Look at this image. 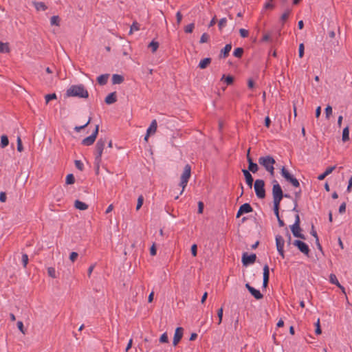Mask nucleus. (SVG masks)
Listing matches in <instances>:
<instances>
[{"label": "nucleus", "instance_id": "nucleus-24", "mask_svg": "<svg viewBox=\"0 0 352 352\" xmlns=\"http://www.w3.org/2000/svg\"><path fill=\"white\" fill-rule=\"evenodd\" d=\"M124 80V77L120 74H113L112 76V83L113 85L121 84Z\"/></svg>", "mask_w": 352, "mask_h": 352}, {"label": "nucleus", "instance_id": "nucleus-50", "mask_svg": "<svg viewBox=\"0 0 352 352\" xmlns=\"http://www.w3.org/2000/svg\"><path fill=\"white\" fill-rule=\"evenodd\" d=\"M304 50H305L304 44L300 43L299 45V48H298V56L300 58H302L304 56Z\"/></svg>", "mask_w": 352, "mask_h": 352}, {"label": "nucleus", "instance_id": "nucleus-41", "mask_svg": "<svg viewBox=\"0 0 352 352\" xmlns=\"http://www.w3.org/2000/svg\"><path fill=\"white\" fill-rule=\"evenodd\" d=\"M227 24V19L226 18H222L219 20L218 23V27L220 31L222 30V29Z\"/></svg>", "mask_w": 352, "mask_h": 352}, {"label": "nucleus", "instance_id": "nucleus-42", "mask_svg": "<svg viewBox=\"0 0 352 352\" xmlns=\"http://www.w3.org/2000/svg\"><path fill=\"white\" fill-rule=\"evenodd\" d=\"M288 182L291 183L292 185L295 188H298L300 187V183H299L298 180L294 177H293L290 180H289Z\"/></svg>", "mask_w": 352, "mask_h": 352}, {"label": "nucleus", "instance_id": "nucleus-8", "mask_svg": "<svg viewBox=\"0 0 352 352\" xmlns=\"http://www.w3.org/2000/svg\"><path fill=\"white\" fill-rule=\"evenodd\" d=\"M284 244H285L284 239L281 236L277 235L276 236V248H277L278 253L283 258H284V256H285V255H284Z\"/></svg>", "mask_w": 352, "mask_h": 352}, {"label": "nucleus", "instance_id": "nucleus-28", "mask_svg": "<svg viewBox=\"0 0 352 352\" xmlns=\"http://www.w3.org/2000/svg\"><path fill=\"white\" fill-rule=\"evenodd\" d=\"M74 206L77 209H79L81 210H86L88 208V206L86 204H85L84 202H82L78 199L76 200Z\"/></svg>", "mask_w": 352, "mask_h": 352}, {"label": "nucleus", "instance_id": "nucleus-39", "mask_svg": "<svg viewBox=\"0 0 352 352\" xmlns=\"http://www.w3.org/2000/svg\"><path fill=\"white\" fill-rule=\"evenodd\" d=\"M280 200L281 199H274V213H275V214H276L277 218L279 217L278 205L280 204Z\"/></svg>", "mask_w": 352, "mask_h": 352}, {"label": "nucleus", "instance_id": "nucleus-34", "mask_svg": "<svg viewBox=\"0 0 352 352\" xmlns=\"http://www.w3.org/2000/svg\"><path fill=\"white\" fill-rule=\"evenodd\" d=\"M91 121V118L89 117L88 120H87V122L85 124H83L82 126H75L74 127V131L78 132V133L80 132L81 130H82L85 128H86L90 124Z\"/></svg>", "mask_w": 352, "mask_h": 352}, {"label": "nucleus", "instance_id": "nucleus-15", "mask_svg": "<svg viewBox=\"0 0 352 352\" xmlns=\"http://www.w3.org/2000/svg\"><path fill=\"white\" fill-rule=\"evenodd\" d=\"M270 277V269L267 265H264L263 267V286L266 287L267 286L269 282Z\"/></svg>", "mask_w": 352, "mask_h": 352}, {"label": "nucleus", "instance_id": "nucleus-4", "mask_svg": "<svg viewBox=\"0 0 352 352\" xmlns=\"http://www.w3.org/2000/svg\"><path fill=\"white\" fill-rule=\"evenodd\" d=\"M272 196L273 198H292L289 194H283V190L276 180L272 182Z\"/></svg>", "mask_w": 352, "mask_h": 352}, {"label": "nucleus", "instance_id": "nucleus-18", "mask_svg": "<svg viewBox=\"0 0 352 352\" xmlns=\"http://www.w3.org/2000/svg\"><path fill=\"white\" fill-rule=\"evenodd\" d=\"M258 166L257 164L254 163L252 159V157H248V170L249 172H252L255 173L258 171Z\"/></svg>", "mask_w": 352, "mask_h": 352}, {"label": "nucleus", "instance_id": "nucleus-25", "mask_svg": "<svg viewBox=\"0 0 352 352\" xmlns=\"http://www.w3.org/2000/svg\"><path fill=\"white\" fill-rule=\"evenodd\" d=\"M157 127V121H156V120H153L151 122L150 126L148 128L146 133H148V134L155 133L156 132Z\"/></svg>", "mask_w": 352, "mask_h": 352}, {"label": "nucleus", "instance_id": "nucleus-37", "mask_svg": "<svg viewBox=\"0 0 352 352\" xmlns=\"http://www.w3.org/2000/svg\"><path fill=\"white\" fill-rule=\"evenodd\" d=\"M329 280L332 284H334V285H337L338 287H340V284L335 274H330Z\"/></svg>", "mask_w": 352, "mask_h": 352}, {"label": "nucleus", "instance_id": "nucleus-9", "mask_svg": "<svg viewBox=\"0 0 352 352\" xmlns=\"http://www.w3.org/2000/svg\"><path fill=\"white\" fill-rule=\"evenodd\" d=\"M256 258V256L255 254H252L248 255L247 253H244L242 256V263L243 265L247 266L250 264H253Z\"/></svg>", "mask_w": 352, "mask_h": 352}, {"label": "nucleus", "instance_id": "nucleus-19", "mask_svg": "<svg viewBox=\"0 0 352 352\" xmlns=\"http://www.w3.org/2000/svg\"><path fill=\"white\" fill-rule=\"evenodd\" d=\"M35 9L37 11H45L47 9V6L43 2L32 1Z\"/></svg>", "mask_w": 352, "mask_h": 352}, {"label": "nucleus", "instance_id": "nucleus-6", "mask_svg": "<svg viewBox=\"0 0 352 352\" xmlns=\"http://www.w3.org/2000/svg\"><path fill=\"white\" fill-rule=\"evenodd\" d=\"M254 188L258 198L265 197V182L263 179H256L254 182Z\"/></svg>", "mask_w": 352, "mask_h": 352}, {"label": "nucleus", "instance_id": "nucleus-1", "mask_svg": "<svg viewBox=\"0 0 352 352\" xmlns=\"http://www.w3.org/2000/svg\"><path fill=\"white\" fill-rule=\"evenodd\" d=\"M67 97H78L80 98H87L89 92L82 84L72 85L65 94Z\"/></svg>", "mask_w": 352, "mask_h": 352}, {"label": "nucleus", "instance_id": "nucleus-38", "mask_svg": "<svg viewBox=\"0 0 352 352\" xmlns=\"http://www.w3.org/2000/svg\"><path fill=\"white\" fill-rule=\"evenodd\" d=\"M140 26V25L137 21H134L131 25L129 34H132L134 31L139 30Z\"/></svg>", "mask_w": 352, "mask_h": 352}, {"label": "nucleus", "instance_id": "nucleus-17", "mask_svg": "<svg viewBox=\"0 0 352 352\" xmlns=\"http://www.w3.org/2000/svg\"><path fill=\"white\" fill-rule=\"evenodd\" d=\"M117 101V94L116 91L109 94L104 99V102L107 104H111Z\"/></svg>", "mask_w": 352, "mask_h": 352}, {"label": "nucleus", "instance_id": "nucleus-21", "mask_svg": "<svg viewBox=\"0 0 352 352\" xmlns=\"http://www.w3.org/2000/svg\"><path fill=\"white\" fill-rule=\"evenodd\" d=\"M280 174L288 182L294 176L290 174V173L285 168V166H283L280 170Z\"/></svg>", "mask_w": 352, "mask_h": 352}, {"label": "nucleus", "instance_id": "nucleus-29", "mask_svg": "<svg viewBox=\"0 0 352 352\" xmlns=\"http://www.w3.org/2000/svg\"><path fill=\"white\" fill-rule=\"evenodd\" d=\"M10 51L8 43L0 41V53H9Z\"/></svg>", "mask_w": 352, "mask_h": 352}, {"label": "nucleus", "instance_id": "nucleus-2", "mask_svg": "<svg viewBox=\"0 0 352 352\" xmlns=\"http://www.w3.org/2000/svg\"><path fill=\"white\" fill-rule=\"evenodd\" d=\"M107 142L106 138H100L96 142L95 146V167L96 173H99L100 164L102 161V155L104 148L105 143Z\"/></svg>", "mask_w": 352, "mask_h": 352}, {"label": "nucleus", "instance_id": "nucleus-13", "mask_svg": "<svg viewBox=\"0 0 352 352\" xmlns=\"http://www.w3.org/2000/svg\"><path fill=\"white\" fill-rule=\"evenodd\" d=\"M242 172L245 177L246 184L248 186L249 188L251 190L253 185L254 179L250 173L249 172V170L246 169H243Z\"/></svg>", "mask_w": 352, "mask_h": 352}, {"label": "nucleus", "instance_id": "nucleus-64", "mask_svg": "<svg viewBox=\"0 0 352 352\" xmlns=\"http://www.w3.org/2000/svg\"><path fill=\"white\" fill-rule=\"evenodd\" d=\"M204 210V204L201 201L198 203V212L202 213Z\"/></svg>", "mask_w": 352, "mask_h": 352}, {"label": "nucleus", "instance_id": "nucleus-60", "mask_svg": "<svg viewBox=\"0 0 352 352\" xmlns=\"http://www.w3.org/2000/svg\"><path fill=\"white\" fill-rule=\"evenodd\" d=\"M176 19H177V23L179 25L182 20V14H181V12L179 11L177 12L176 14Z\"/></svg>", "mask_w": 352, "mask_h": 352}, {"label": "nucleus", "instance_id": "nucleus-52", "mask_svg": "<svg viewBox=\"0 0 352 352\" xmlns=\"http://www.w3.org/2000/svg\"><path fill=\"white\" fill-rule=\"evenodd\" d=\"M22 263L24 267H26L28 263V256L26 254H23L21 258Z\"/></svg>", "mask_w": 352, "mask_h": 352}, {"label": "nucleus", "instance_id": "nucleus-27", "mask_svg": "<svg viewBox=\"0 0 352 352\" xmlns=\"http://www.w3.org/2000/svg\"><path fill=\"white\" fill-rule=\"evenodd\" d=\"M221 80H224L227 85H231L234 82V77L231 75L226 76L223 74Z\"/></svg>", "mask_w": 352, "mask_h": 352}, {"label": "nucleus", "instance_id": "nucleus-35", "mask_svg": "<svg viewBox=\"0 0 352 352\" xmlns=\"http://www.w3.org/2000/svg\"><path fill=\"white\" fill-rule=\"evenodd\" d=\"M60 17L58 16H53L50 19V24L52 25H60Z\"/></svg>", "mask_w": 352, "mask_h": 352}, {"label": "nucleus", "instance_id": "nucleus-22", "mask_svg": "<svg viewBox=\"0 0 352 352\" xmlns=\"http://www.w3.org/2000/svg\"><path fill=\"white\" fill-rule=\"evenodd\" d=\"M109 74H102L100 76H99L98 78H97V82L99 85H104L107 84V80H108V78H109Z\"/></svg>", "mask_w": 352, "mask_h": 352}, {"label": "nucleus", "instance_id": "nucleus-40", "mask_svg": "<svg viewBox=\"0 0 352 352\" xmlns=\"http://www.w3.org/2000/svg\"><path fill=\"white\" fill-rule=\"evenodd\" d=\"M47 274L49 276L55 278H56V271L54 267H50L47 268Z\"/></svg>", "mask_w": 352, "mask_h": 352}, {"label": "nucleus", "instance_id": "nucleus-7", "mask_svg": "<svg viewBox=\"0 0 352 352\" xmlns=\"http://www.w3.org/2000/svg\"><path fill=\"white\" fill-rule=\"evenodd\" d=\"M293 245L298 248V249L303 253L305 255L308 256L309 254V246L303 241L299 240H295L293 242Z\"/></svg>", "mask_w": 352, "mask_h": 352}, {"label": "nucleus", "instance_id": "nucleus-58", "mask_svg": "<svg viewBox=\"0 0 352 352\" xmlns=\"http://www.w3.org/2000/svg\"><path fill=\"white\" fill-rule=\"evenodd\" d=\"M336 166H329L327 168V169L325 170V171L324 173H325V175H329L336 169Z\"/></svg>", "mask_w": 352, "mask_h": 352}, {"label": "nucleus", "instance_id": "nucleus-53", "mask_svg": "<svg viewBox=\"0 0 352 352\" xmlns=\"http://www.w3.org/2000/svg\"><path fill=\"white\" fill-rule=\"evenodd\" d=\"M239 34L242 38H246L248 36L249 32L247 30L241 28L239 30Z\"/></svg>", "mask_w": 352, "mask_h": 352}, {"label": "nucleus", "instance_id": "nucleus-3", "mask_svg": "<svg viewBox=\"0 0 352 352\" xmlns=\"http://www.w3.org/2000/svg\"><path fill=\"white\" fill-rule=\"evenodd\" d=\"M258 163L263 166L266 171L269 172L272 177L274 176V167L276 161L271 155H266L260 157L258 158Z\"/></svg>", "mask_w": 352, "mask_h": 352}, {"label": "nucleus", "instance_id": "nucleus-45", "mask_svg": "<svg viewBox=\"0 0 352 352\" xmlns=\"http://www.w3.org/2000/svg\"><path fill=\"white\" fill-rule=\"evenodd\" d=\"M195 28V24L193 23L188 24L184 28L186 33H192Z\"/></svg>", "mask_w": 352, "mask_h": 352}, {"label": "nucleus", "instance_id": "nucleus-12", "mask_svg": "<svg viewBox=\"0 0 352 352\" xmlns=\"http://www.w3.org/2000/svg\"><path fill=\"white\" fill-rule=\"evenodd\" d=\"M245 287L256 300H260L263 298V294L260 292V291L250 286L249 283L245 284Z\"/></svg>", "mask_w": 352, "mask_h": 352}, {"label": "nucleus", "instance_id": "nucleus-33", "mask_svg": "<svg viewBox=\"0 0 352 352\" xmlns=\"http://www.w3.org/2000/svg\"><path fill=\"white\" fill-rule=\"evenodd\" d=\"M311 234L316 239V245H317L318 248L319 249H321L322 247H321V245H320V244L319 243V239H318V236L317 235L316 231L314 230V226H312V227H311Z\"/></svg>", "mask_w": 352, "mask_h": 352}, {"label": "nucleus", "instance_id": "nucleus-43", "mask_svg": "<svg viewBox=\"0 0 352 352\" xmlns=\"http://www.w3.org/2000/svg\"><path fill=\"white\" fill-rule=\"evenodd\" d=\"M56 94L55 93L47 94L45 96L46 104H47L50 100L56 99Z\"/></svg>", "mask_w": 352, "mask_h": 352}, {"label": "nucleus", "instance_id": "nucleus-30", "mask_svg": "<svg viewBox=\"0 0 352 352\" xmlns=\"http://www.w3.org/2000/svg\"><path fill=\"white\" fill-rule=\"evenodd\" d=\"M159 43L157 41H155V40H153L148 45V48L151 49L152 53H155L159 47Z\"/></svg>", "mask_w": 352, "mask_h": 352}, {"label": "nucleus", "instance_id": "nucleus-16", "mask_svg": "<svg viewBox=\"0 0 352 352\" xmlns=\"http://www.w3.org/2000/svg\"><path fill=\"white\" fill-rule=\"evenodd\" d=\"M232 49V44H226V46L221 50L219 58H226L229 56V53Z\"/></svg>", "mask_w": 352, "mask_h": 352}, {"label": "nucleus", "instance_id": "nucleus-44", "mask_svg": "<svg viewBox=\"0 0 352 352\" xmlns=\"http://www.w3.org/2000/svg\"><path fill=\"white\" fill-rule=\"evenodd\" d=\"M291 12V10H287L280 16V21L284 23L286 20H287L289 14Z\"/></svg>", "mask_w": 352, "mask_h": 352}, {"label": "nucleus", "instance_id": "nucleus-23", "mask_svg": "<svg viewBox=\"0 0 352 352\" xmlns=\"http://www.w3.org/2000/svg\"><path fill=\"white\" fill-rule=\"evenodd\" d=\"M212 59L210 58H205L199 63V67L201 69H206L211 63Z\"/></svg>", "mask_w": 352, "mask_h": 352}, {"label": "nucleus", "instance_id": "nucleus-32", "mask_svg": "<svg viewBox=\"0 0 352 352\" xmlns=\"http://www.w3.org/2000/svg\"><path fill=\"white\" fill-rule=\"evenodd\" d=\"M244 50L242 47H237L234 50L233 52L234 56L241 58L243 54Z\"/></svg>", "mask_w": 352, "mask_h": 352}, {"label": "nucleus", "instance_id": "nucleus-46", "mask_svg": "<svg viewBox=\"0 0 352 352\" xmlns=\"http://www.w3.org/2000/svg\"><path fill=\"white\" fill-rule=\"evenodd\" d=\"M325 115L326 118L329 119L330 116L332 115V107L330 105H327L325 108Z\"/></svg>", "mask_w": 352, "mask_h": 352}, {"label": "nucleus", "instance_id": "nucleus-31", "mask_svg": "<svg viewBox=\"0 0 352 352\" xmlns=\"http://www.w3.org/2000/svg\"><path fill=\"white\" fill-rule=\"evenodd\" d=\"M9 144V140L6 135H3L1 137V143L0 146L1 148H5Z\"/></svg>", "mask_w": 352, "mask_h": 352}, {"label": "nucleus", "instance_id": "nucleus-57", "mask_svg": "<svg viewBox=\"0 0 352 352\" xmlns=\"http://www.w3.org/2000/svg\"><path fill=\"white\" fill-rule=\"evenodd\" d=\"M78 256V254L77 252H72L69 255V259L72 262H74Z\"/></svg>", "mask_w": 352, "mask_h": 352}, {"label": "nucleus", "instance_id": "nucleus-61", "mask_svg": "<svg viewBox=\"0 0 352 352\" xmlns=\"http://www.w3.org/2000/svg\"><path fill=\"white\" fill-rule=\"evenodd\" d=\"M99 131V125L97 124L95 127L94 131H93L92 134L91 135H94V137L96 139L98 134Z\"/></svg>", "mask_w": 352, "mask_h": 352}, {"label": "nucleus", "instance_id": "nucleus-48", "mask_svg": "<svg viewBox=\"0 0 352 352\" xmlns=\"http://www.w3.org/2000/svg\"><path fill=\"white\" fill-rule=\"evenodd\" d=\"M208 40H209V35L207 33H204L200 38L199 43H207L208 41Z\"/></svg>", "mask_w": 352, "mask_h": 352}, {"label": "nucleus", "instance_id": "nucleus-56", "mask_svg": "<svg viewBox=\"0 0 352 352\" xmlns=\"http://www.w3.org/2000/svg\"><path fill=\"white\" fill-rule=\"evenodd\" d=\"M23 150V147L21 140L20 137H18V138H17V151L19 152H22Z\"/></svg>", "mask_w": 352, "mask_h": 352}, {"label": "nucleus", "instance_id": "nucleus-47", "mask_svg": "<svg viewBox=\"0 0 352 352\" xmlns=\"http://www.w3.org/2000/svg\"><path fill=\"white\" fill-rule=\"evenodd\" d=\"M74 164L77 169H78L80 171L83 170L84 164L80 160H75Z\"/></svg>", "mask_w": 352, "mask_h": 352}, {"label": "nucleus", "instance_id": "nucleus-62", "mask_svg": "<svg viewBox=\"0 0 352 352\" xmlns=\"http://www.w3.org/2000/svg\"><path fill=\"white\" fill-rule=\"evenodd\" d=\"M345 210H346V204L342 203L339 208V212H340V213H344L345 212Z\"/></svg>", "mask_w": 352, "mask_h": 352}, {"label": "nucleus", "instance_id": "nucleus-14", "mask_svg": "<svg viewBox=\"0 0 352 352\" xmlns=\"http://www.w3.org/2000/svg\"><path fill=\"white\" fill-rule=\"evenodd\" d=\"M252 211V208L248 204H243L239 209L236 217H239L243 214L248 213Z\"/></svg>", "mask_w": 352, "mask_h": 352}, {"label": "nucleus", "instance_id": "nucleus-36", "mask_svg": "<svg viewBox=\"0 0 352 352\" xmlns=\"http://www.w3.org/2000/svg\"><path fill=\"white\" fill-rule=\"evenodd\" d=\"M75 182V177L73 174H68L66 177L65 183L67 185L73 184Z\"/></svg>", "mask_w": 352, "mask_h": 352}, {"label": "nucleus", "instance_id": "nucleus-10", "mask_svg": "<svg viewBox=\"0 0 352 352\" xmlns=\"http://www.w3.org/2000/svg\"><path fill=\"white\" fill-rule=\"evenodd\" d=\"M183 332H184V329H183L182 327H177L175 329V334H174V338H173V344L174 346H177V344L181 340V339L182 338Z\"/></svg>", "mask_w": 352, "mask_h": 352}, {"label": "nucleus", "instance_id": "nucleus-26", "mask_svg": "<svg viewBox=\"0 0 352 352\" xmlns=\"http://www.w3.org/2000/svg\"><path fill=\"white\" fill-rule=\"evenodd\" d=\"M342 140L344 142L349 140V127L346 126L343 129Z\"/></svg>", "mask_w": 352, "mask_h": 352}, {"label": "nucleus", "instance_id": "nucleus-59", "mask_svg": "<svg viewBox=\"0 0 352 352\" xmlns=\"http://www.w3.org/2000/svg\"><path fill=\"white\" fill-rule=\"evenodd\" d=\"M191 253L193 256H196L197 254V246L196 244H193L191 246Z\"/></svg>", "mask_w": 352, "mask_h": 352}, {"label": "nucleus", "instance_id": "nucleus-54", "mask_svg": "<svg viewBox=\"0 0 352 352\" xmlns=\"http://www.w3.org/2000/svg\"><path fill=\"white\" fill-rule=\"evenodd\" d=\"M17 327L23 334H25V330L24 329L23 323L22 321L17 322Z\"/></svg>", "mask_w": 352, "mask_h": 352}, {"label": "nucleus", "instance_id": "nucleus-55", "mask_svg": "<svg viewBox=\"0 0 352 352\" xmlns=\"http://www.w3.org/2000/svg\"><path fill=\"white\" fill-rule=\"evenodd\" d=\"M316 325V333L317 335H320L322 333V331H321V329H320V319L318 318L316 323L315 324Z\"/></svg>", "mask_w": 352, "mask_h": 352}, {"label": "nucleus", "instance_id": "nucleus-20", "mask_svg": "<svg viewBox=\"0 0 352 352\" xmlns=\"http://www.w3.org/2000/svg\"><path fill=\"white\" fill-rule=\"evenodd\" d=\"M96 141V138L94 135H89L82 140L81 144L84 146H91Z\"/></svg>", "mask_w": 352, "mask_h": 352}, {"label": "nucleus", "instance_id": "nucleus-49", "mask_svg": "<svg viewBox=\"0 0 352 352\" xmlns=\"http://www.w3.org/2000/svg\"><path fill=\"white\" fill-rule=\"evenodd\" d=\"M223 314V308L221 307L217 311V316H218V318H219L218 324H220L221 323V322H222Z\"/></svg>", "mask_w": 352, "mask_h": 352}, {"label": "nucleus", "instance_id": "nucleus-51", "mask_svg": "<svg viewBox=\"0 0 352 352\" xmlns=\"http://www.w3.org/2000/svg\"><path fill=\"white\" fill-rule=\"evenodd\" d=\"M160 342L161 343H167L168 342V338L166 333H164L160 338Z\"/></svg>", "mask_w": 352, "mask_h": 352}, {"label": "nucleus", "instance_id": "nucleus-11", "mask_svg": "<svg viewBox=\"0 0 352 352\" xmlns=\"http://www.w3.org/2000/svg\"><path fill=\"white\" fill-rule=\"evenodd\" d=\"M291 230L294 236L300 238L302 239H305V236L302 234H301V228L300 227V225H298V223H294L291 226Z\"/></svg>", "mask_w": 352, "mask_h": 352}, {"label": "nucleus", "instance_id": "nucleus-5", "mask_svg": "<svg viewBox=\"0 0 352 352\" xmlns=\"http://www.w3.org/2000/svg\"><path fill=\"white\" fill-rule=\"evenodd\" d=\"M191 174V167L189 164H186L184 166L183 173L181 176V181L179 183V186L182 187V190L180 192V195L182 193L184 188L186 186L188 179L190 177Z\"/></svg>", "mask_w": 352, "mask_h": 352}, {"label": "nucleus", "instance_id": "nucleus-63", "mask_svg": "<svg viewBox=\"0 0 352 352\" xmlns=\"http://www.w3.org/2000/svg\"><path fill=\"white\" fill-rule=\"evenodd\" d=\"M270 124H271V120H270V118H269V116L265 117V126L267 128H269L270 126Z\"/></svg>", "mask_w": 352, "mask_h": 352}]
</instances>
